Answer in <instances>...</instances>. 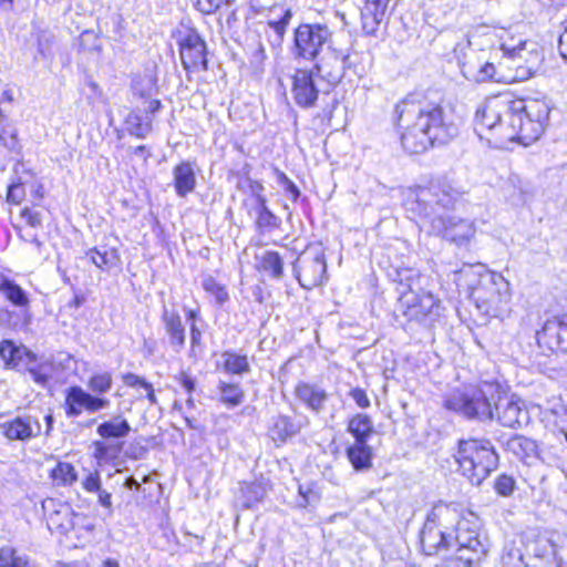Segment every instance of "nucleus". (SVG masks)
<instances>
[{"label":"nucleus","mask_w":567,"mask_h":567,"mask_svg":"<svg viewBox=\"0 0 567 567\" xmlns=\"http://www.w3.org/2000/svg\"><path fill=\"white\" fill-rule=\"evenodd\" d=\"M563 31L558 40V48L561 56L567 60V18L561 22Z\"/></svg>","instance_id":"55"},{"label":"nucleus","mask_w":567,"mask_h":567,"mask_svg":"<svg viewBox=\"0 0 567 567\" xmlns=\"http://www.w3.org/2000/svg\"><path fill=\"white\" fill-rule=\"evenodd\" d=\"M259 269L274 279H280L284 276L282 258L277 251L267 250L260 256Z\"/></svg>","instance_id":"36"},{"label":"nucleus","mask_w":567,"mask_h":567,"mask_svg":"<svg viewBox=\"0 0 567 567\" xmlns=\"http://www.w3.org/2000/svg\"><path fill=\"white\" fill-rule=\"evenodd\" d=\"M219 401L228 408L240 405L245 400V392L238 383L219 381L217 385Z\"/></svg>","instance_id":"33"},{"label":"nucleus","mask_w":567,"mask_h":567,"mask_svg":"<svg viewBox=\"0 0 567 567\" xmlns=\"http://www.w3.org/2000/svg\"><path fill=\"white\" fill-rule=\"evenodd\" d=\"M536 443L522 435H514L506 442V450L524 461L536 453Z\"/></svg>","instance_id":"34"},{"label":"nucleus","mask_w":567,"mask_h":567,"mask_svg":"<svg viewBox=\"0 0 567 567\" xmlns=\"http://www.w3.org/2000/svg\"><path fill=\"white\" fill-rule=\"evenodd\" d=\"M458 513L455 508L437 504L429 513L421 532V545L426 555H436L453 547Z\"/></svg>","instance_id":"8"},{"label":"nucleus","mask_w":567,"mask_h":567,"mask_svg":"<svg viewBox=\"0 0 567 567\" xmlns=\"http://www.w3.org/2000/svg\"><path fill=\"white\" fill-rule=\"evenodd\" d=\"M389 1L390 0H367L361 12L362 27L367 34L377 35L381 27L386 31L389 21L385 19V11Z\"/></svg>","instance_id":"20"},{"label":"nucleus","mask_w":567,"mask_h":567,"mask_svg":"<svg viewBox=\"0 0 567 567\" xmlns=\"http://www.w3.org/2000/svg\"><path fill=\"white\" fill-rule=\"evenodd\" d=\"M41 423L38 417L23 414L0 423V434L8 441L27 442L41 434Z\"/></svg>","instance_id":"17"},{"label":"nucleus","mask_w":567,"mask_h":567,"mask_svg":"<svg viewBox=\"0 0 567 567\" xmlns=\"http://www.w3.org/2000/svg\"><path fill=\"white\" fill-rule=\"evenodd\" d=\"M51 477L58 485H72L78 480L74 466L68 462H59L51 471Z\"/></svg>","instance_id":"41"},{"label":"nucleus","mask_w":567,"mask_h":567,"mask_svg":"<svg viewBox=\"0 0 567 567\" xmlns=\"http://www.w3.org/2000/svg\"><path fill=\"white\" fill-rule=\"evenodd\" d=\"M269 431L272 440L285 442L287 439L296 435L299 431V427L289 416L278 415L274 419Z\"/></svg>","instance_id":"35"},{"label":"nucleus","mask_w":567,"mask_h":567,"mask_svg":"<svg viewBox=\"0 0 567 567\" xmlns=\"http://www.w3.org/2000/svg\"><path fill=\"white\" fill-rule=\"evenodd\" d=\"M462 193L447 183H433L429 187L410 188L405 193L404 207L419 218L420 227L431 226V219L439 214L449 218L447 212L455 208Z\"/></svg>","instance_id":"5"},{"label":"nucleus","mask_w":567,"mask_h":567,"mask_svg":"<svg viewBox=\"0 0 567 567\" xmlns=\"http://www.w3.org/2000/svg\"><path fill=\"white\" fill-rule=\"evenodd\" d=\"M347 456L357 471L367 470L371 466L372 452L368 442H354L347 449Z\"/></svg>","instance_id":"31"},{"label":"nucleus","mask_w":567,"mask_h":567,"mask_svg":"<svg viewBox=\"0 0 567 567\" xmlns=\"http://www.w3.org/2000/svg\"><path fill=\"white\" fill-rule=\"evenodd\" d=\"M392 567H415V566L410 565L402 558H398V559L392 560Z\"/></svg>","instance_id":"64"},{"label":"nucleus","mask_w":567,"mask_h":567,"mask_svg":"<svg viewBox=\"0 0 567 567\" xmlns=\"http://www.w3.org/2000/svg\"><path fill=\"white\" fill-rule=\"evenodd\" d=\"M291 18L292 12L290 8L280 4L270 8V18L267 22V27L272 31V35H270L272 45L281 44Z\"/></svg>","instance_id":"24"},{"label":"nucleus","mask_w":567,"mask_h":567,"mask_svg":"<svg viewBox=\"0 0 567 567\" xmlns=\"http://www.w3.org/2000/svg\"><path fill=\"white\" fill-rule=\"evenodd\" d=\"M162 322L169 346L176 353H179L185 347L186 331L182 318L175 310L163 309Z\"/></svg>","instance_id":"21"},{"label":"nucleus","mask_w":567,"mask_h":567,"mask_svg":"<svg viewBox=\"0 0 567 567\" xmlns=\"http://www.w3.org/2000/svg\"><path fill=\"white\" fill-rule=\"evenodd\" d=\"M453 547L454 553L447 557L446 567H480L488 555L491 544L485 532L458 518Z\"/></svg>","instance_id":"7"},{"label":"nucleus","mask_w":567,"mask_h":567,"mask_svg":"<svg viewBox=\"0 0 567 567\" xmlns=\"http://www.w3.org/2000/svg\"><path fill=\"white\" fill-rule=\"evenodd\" d=\"M425 229L430 234L444 237L458 247L466 246L476 231L473 221L454 217L445 218L441 214L431 219V226Z\"/></svg>","instance_id":"14"},{"label":"nucleus","mask_w":567,"mask_h":567,"mask_svg":"<svg viewBox=\"0 0 567 567\" xmlns=\"http://www.w3.org/2000/svg\"><path fill=\"white\" fill-rule=\"evenodd\" d=\"M179 55L183 68L188 72L207 70V49L203 38L195 31H187L179 40Z\"/></svg>","instance_id":"15"},{"label":"nucleus","mask_w":567,"mask_h":567,"mask_svg":"<svg viewBox=\"0 0 567 567\" xmlns=\"http://www.w3.org/2000/svg\"><path fill=\"white\" fill-rule=\"evenodd\" d=\"M21 216L32 227H38V226L41 225V215L38 212H34V210H32L30 208H24L21 212Z\"/></svg>","instance_id":"52"},{"label":"nucleus","mask_w":567,"mask_h":567,"mask_svg":"<svg viewBox=\"0 0 567 567\" xmlns=\"http://www.w3.org/2000/svg\"><path fill=\"white\" fill-rule=\"evenodd\" d=\"M97 493H99L100 504L106 508H111V506H112L111 494L101 488H100V491H97Z\"/></svg>","instance_id":"60"},{"label":"nucleus","mask_w":567,"mask_h":567,"mask_svg":"<svg viewBox=\"0 0 567 567\" xmlns=\"http://www.w3.org/2000/svg\"><path fill=\"white\" fill-rule=\"evenodd\" d=\"M494 488L501 496H511L515 489V480L509 475L502 474L496 478Z\"/></svg>","instance_id":"47"},{"label":"nucleus","mask_w":567,"mask_h":567,"mask_svg":"<svg viewBox=\"0 0 567 567\" xmlns=\"http://www.w3.org/2000/svg\"><path fill=\"white\" fill-rule=\"evenodd\" d=\"M396 278L392 279L395 285L396 292V309L404 316L416 318L421 315L430 312L434 299L430 293L417 292L420 289V274L415 268H398Z\"/></svg>","instance_id":"9"},{"label":"nucleus","mask_w":567,"mask_h":567,"mask_svg":"<svg viewBox=\"0 0 567 567\" xmlns=\"http://www.w3.org/2000/svg\"><path fill=\"white\" fill-rule=\"evenodd\" d=\"M125 128L130 135L145 138L152 131V121L144 120L137 112H130L125 117Z\"/></svg>","instance_id":"37"},{"label":"nucleus","mask_w":567,"mask_h":567,"mask_svg":"<svg viewBox=\"0 0 567 567\" xmlns=\"http://www.w3.org/2000/svg\"><path fill=\"white\" fill-rule=\"evenodd\" d=\"M143 389L147 393L146 396H147L148 401L152 404H155L156 403V396H155L154 389H153L152 384L148 382Z\"/></svg>","instance_id":"62"},{"label":"nucleus","mask_w":567,"mask_h":567,"mask_svg":"<svg viewBox=\"0 0 567 567\" xmlns=\"http://www.w3.org/2000/svg\"><path fill=\"white\" fill-rule=\"evenodd\" d=\"M22 370L27 371L37 384L45 388L52 372V363L47 359H39L35 353L30 351Z\"/></svg>","instance_id":"27"},{"label":"nucleus","mask_w":567,"mask_h":567,"mask_svg":"<svg viewBox=\"0 0 567 567\" xmlns=\"http://www.w3.org/2000/svg\"><path fill=\"white\" fill-rule=\"evenodd\" d=\"M395 113L401 146L408 154L445 144L458 133L452 115L441 104L423 101L419 94H410L396 104Z\"/></svg>","instance_id":"3"},{"label":"nucleus","mask_w":567,"mask_h":567,"mask_svg":"<svg viewBox=\"0 0 567 567\" xmlns=\"http://www.w3.org/2000/svg\"><path fill=\"white\" fill-rule=\"evenodd\" d=\"M349 396L361 409H365V408L370 406V400L367 395V392L363 389H360V388L351 389L349 392Z\"/></svg>","instance_id":"50"},{"label":"nucleus","mask_w":567,"mask_h":567,"mask_svg":"<svg viewBox=\"0 0 567 567\" xmlns=\"http://www.w3.org/2000/svg\"><path fill=\"white\" fill-rule=\"evenodd\" d=\"M256 214L255 223L260 233L270 231L281 225V219L268 208L267 199L262 194H257Z\"/></svg>","instance_id":"28"},{"label":"nucleus","mask_w":567,"mask_h":567,"mask_svg":"<svg viewBox=\"0 0 567 567\" xmlns=\"http://www.w3.org/2000/svg\"><path fill=\"white\" fill-rule=\"evenodd\" d=\"M455 460L462 474L473 485H481L498 466V454L489 440H461Z\"/></svg>","instance_id":"6"},{"label":"nucleus","mask_w":567,"mask_h":567,"mask_svg":"<svg viewBox=\"0 0 567 567\" xmlns=\"http://www.w3.org/2000/svg\"><path fill=\"white\" fill-rule=\"evenodd\" d=\"M112 383H113V380H112L111 373L102 372V373L92 375L89 380L87 385L92 392L97 393V394H103L111 390Z\"/></svg>","instance_id":"45"},{"label":"nucleus","mask_w":567,"mask_h":567,"mask_svg":"<svg viewBox=\"0 0 567 567\" xmlns=\"http://www.w3.org/2000/svg\"><path fill=\"white\" fill-rule=\"evenodd\" d=\"M30 349L23 344H16L12 340L0 342V358L6 369L21 371L24 361L30 355Z\"/></svg>","instance_id":"25"},{"label":"nucleus","mask_w":567,"mask_h":567,"mask_svg":"<svg viewBox=\"0 0 567 567\" xmlns=\"http://www.w3.org/2000/svg\"><path fill=\"white\" fill-rule=\"evenodd\" d=\"M123 381L125 383V385L130 386V388H136V386H141V388H144L148 382L134 374V373H127L123 377Z\"/></svg>","instance_id":"54"},{"label":"nucleus","mask_w":567,"mask_h":567,"mask_svg":"<svg viewBox=\"0 0 567 567\" xmlns=\"http://www.w3.org/2000/svg\"><path fill=\"white\" fill-rule=\"evenodd\" d=\"M243 505L247 508L262 501L266 495L265 488L258 483H245L240 487Z\"/></svg>","instance_id":"42"},{"label":"nucleus","mask_w":567,"mask_h":567,"mask_svg":"<svg viewBox=\"0 0 567 567\" xmlns=\"http://www.w3.org/2000/svg\"><path fill=\"white\" fill-rule=\"evenodd\" d=\"M124 486L128 489H134V488L138 489L141 487V484L138 483V481L136 478L131 476V477L126 478Z\"/></svg>","instance_id":"63"},{"label":"nucleus","mask_w":567,"mask_h":567,"mask_svg":"<svg viewBox=\"0 0 567 567\" xmlns=\"http://www.w3.org/2000/svg\"><path fill=\"white\" fill-rule=\"evenodd\" d=\"M496 31L487 27L476 29L467 39L466 48H455L458 65L465 79L476 83L486 81L517 82L532 78L537 71L538 53L526 51L525 43L495 48Z\"/></svg>","instance_id":"1"},{"label":"nucleus","mask_w":567,"mask_h":567,"mask_svg":"<svg viewBox=\"0 0 567 567\" xmlns=\"http://www.w3.org/2000/svg\"><path fill=\"white\" fill-rule=\"evenodd\" d=\"M295 394L311 411L319 413L328 399L327 392L318 385L307 382H300L295 390Z\"/></svg>","instance_id":"26"},{"label":"nucleus","mask_w":567,"mask_h":567,"mask_svg":"<svg viewBox=\"0 0 567 567\" xmlns=\"http://www.w3.org/2000/svg\"><path fill=\"white\" fill-rule=\"evenodd\" d=\"M472 297L484 315L501 317L511 301L509 282L501 274L486 272L481 276Z\"/></svg>","instance_id":"11"},{"label":"nucleus","mask_w":567,"mask_h":567,"mask_svg":"<svg viewBox=\"0 0 567 567\" xmlns=\"http://www.w3.org/2000/svg\"><path fill=\"white\" fill-rule=\"evenodd\" d=\"M566 549H564L563 547H557V546H554L553 548V557H554V560L556 563V567H565L567 561H566Z\"/></svg>","instance_id":"56"},{"label":"nucleus","mask_w":567,"mask_h":567,"mask_svg":"<svg viewBox=\"0 0 567 567\" xmlns=\"http://www.w3.org/2000/svg\"><path fill=\"white\" fill-rule=\"evenodd\" d=\"M110 401L96 398L85 392L80 386H72L65 399V413L68 416H78L83 410L96 412L109 406Z\"/></svg>","instance_id":"19"},{"label":"nucleus","mask_w":567,"mask_h":567,"mask_svg":"<svg viewBox=\"0 0 567 567\" xmlns=\"http://www.w3.org/2000/svg\"><path fill=\"white\" fill-rule=\"evenodd\" d=\"M173 184L178 197H186L196 188V173L195 164L188 161H183L177 164L172 172Z\"/></svg>","instance_id":"23"},{"label":"nucleus","mask_w":567,"mask_h":567,"mask_svg":"<svg viewBox=\"0 0 567 567\" xmlns=\"http://www.w3.org/2000/svg\"><path fill=\"white\" fill-rule=\"evenodd\" d=\"M224 370L231 374H244L250 370L247 355L226 351L221 354Z\"/></svg>","instance_id":"39"},{"label":"nucleus","mask_w":567,"mask_h":567,"mask_svg":"<svg viewBox=\"0 0 567 567\" xmlns=\"http://www.w3.org/2000/svg\"><path fill=\"white\" fill-rule=\"evenodd\" d=\"M228 0H196V9L204 14H212L219 10Z\"/></svg>","instance_id":"49"},{"label":"nucleus","mask_w":567,"mask_h":567,"mask_svg":"<svg viewBox=\"0 0 567 567\" xmlns=\"http://www.w3.org/2000/svg\"><path fill=\"white\" fill-rule=\"evenodd\" d=\"M348 432L354 437V442H368L373 434L371 419L363 413H358L348 422Z\"/></svg>","instance_id":"30"},{"label":"nucleus","mask_w":567,"mask_h":567,"mask_svg":"<svg viewBox=\"0 0 567 567\" xmlns=\"http://www.w3.org/2000/svg\"><path fill=\"white\" fill-rule=\"evenodd\" d=\"M86 256L100 269L111 268L118 261V254L114 248L94 247L86 252Z\"/></svg>","instance_id":"38"},{"label":"nucleus","mask_w":567,"mask_h":567,"mask_svg":"<svg viewBox=\"0 0 567 567\" xmlns=\"http://www.w3.org/2000/svg\"><path fill=\"white\" fill-rule=\"evenodd\" d=\"M545 100H511L507 95L488 97L476 109L474 130L482 138L491 133L495 143L519 141L529 144L540 137L549 120Z\"/></svg>","instance_id":"2"},{"label":"nucleus","mask_w":567,"mask_h":567,"mask_svg":"<svg viewBox=\"0 0 567 567\" xmlns=\"http://www.w3.org/2000/svg\"><path fill=\"white\" fill-rule=\"evenodd\" d=\"M0 292L11 305L25 309L30 300L28 293L12 279L0 276Z\"/></svg>","instance_id":"29"},{"label":"nucleus","mask_w":567,"mask_h":567,"mask_svg":"<svg viewBox=\"0 0 567 567\" xmlns=\"http://www.w3.org/2000/svg\"><path fill=\"white\" fill-rule=\"evenodd\" d=\"M539 346H545L551 351H567V316L564 318L548 319L542 330L536 334Z\"/></svg>","instance_id":"18"},{"label":"nucleus","mask_w":567,"mask_h":567,"mask_svg":"<svg viewBox=\"0 0 567 567\" xmlns=\"http://www.w3.org/2000/svg\"><path fill=\"white\" fill-rule=\"evenodd\" d=\"M353 41L351 34L344 31L336 34V40L318 56L313 70L327 82L329 89L339 84L347 70L352 66L351 52Z\"/></svg>","instance_id":"10"},{"label":"nucleus","mask_w":567,"mask_h":567,"mask_svg":"<svg viewBox=\"0 0 567 567\" xmlns=\"http://www.w3.org/2000/svg\"><path fill=\"white\" fill-rule=\"evenodd\" d=\"M402 509V515L400 517V520L402 524H405L408 523L412 517H413V514H414V509L411 505L409 504H404V505H398V509L396 511H400Z\"/></svg>","instance_id":"57"},{"label":"nucleus","mask_w":567,"mask_h":567,"mask_svg":"<svg viewBox=\"0 0 567 567\" xmlns=\"http://www.w3.org/2000/svg\"><path fill=\"white\" fill-rule=\"evenodd\" d=\"M293 272L307 290L323 285L327 279V260L321 245H309L295 260Z\"/></svg>","instance_id":"12"},{"label":"nucleus","mask_w":567,"mask_h":567,"mask_svg":"<svg viewBox=\"0 0 567 567\" xmlns=\"http://www.w3.org/2000/svg\"><path fill=\"white\" fill-rule=\"evenodd\" d=\"M176 380L186 390L188 394H190L195 390V380L186 372H181L176 377Z\"/></svg>","instance_id":"53"},{"label":"nucleus","mask_w":567,"mask_h":567,"mask_svg":"<svg viewBox=\"0 0 567 567\" xmlns=\"http://www.w3.org/2000/svg\"><path fill=\"white\" fill-rule=\"evenodd\" d=\"M285 192L291 196V199L293 202H297V199L299 198L300 196V190L299 188L296 186V184L290 181L285 187H284Z\"/></svg>","instance_id":"59"},{"label":"nucleus","mask_w":567,"mask_h":567,"mask_svg":"<svg viewBox=\"0 0 567 567\" xmlns=\"http://www.w3.org/2000/svg\"><path fill=\"white\" fill-rule=\"evenodd\" d=\"M25 197V190L23 184L18 181L13 182L7 193V202L13 205H19Z\"/></svg>","instance_id":"48"},{"label":"nucleus","mask_w":567,"mask_h":567,"mask_svg":"<svg viewBox=\"0 0 567 567\" xmlns=\"http://www.w3.org/2000/svg\"><path fill=\"white\" fill-rule=\"evenodd\" d=\"M274 173L276 175L277 182L285 187L291 179L280 169L277 167L274 168Z\"/></svg>","instance_id":"61"},{"label":"nucleus","mask_w":567,"mask_h":567,"mask_svg":"<svg viewBox=\"0 0 567 567\" xmlns=\"http://www.w3.org/2000/svg\"><path fill=\"white\" fill-rule=\"evenodd\" d=\"M497 393V386L493 383L470 384L450 391L443 404L445 409L466 419L489 421L494 417V402L497 420L503 426L516 427L528 422V412L523 408V403L507 396L498 398L495 402Z\"/></svg>","instance_id":"4"},{"label":"nucleus","mask_w":567,"mask_h":567,"mask_svg":"<svg viewBox=\"0 0 567 567\" xmlns=\"http://www.w3.org/2000/svg\"><path fill=\"white\" fill-rule=\"evenodd\" d=\"M29 561L28 556L19 554L11 547L0 549V567H23Z\"/></svg>","instance_id":"44"},{"label":"nucleus","mask_w":567,"mask_h":567,"mask_svg":"<svg viewBox=\"0 0 567 567\" xmlns=\"http://www.w3.org/2000/svg\"><path fill=\"white\" fill-rule=\"evenodd\" d=\"M321 499L319 491L315 484L298 485V496L296 498V507L307 508L308 506H316Z\"/></svg>","instance_id":"40"},{"label":"nucleus","mask_w":567,"mask_h":567,"mask_svg":"<svg viewBox=\"0 0 567 567\" xmlns=\"http://www.w3.org/2000/svg\"><path fill=\"white\" fill-rule=\"evenodd\" d=\"M0 143L11 152L20 151V143L18 138V131L10 125L0 126Z\"/></svg>","instance_id":"46"},{"label":"nucleus","mask_w":567,"mask_h":567,"mask_svg":"<svg viewBox=\"0 0 567 567\" xmlns=\"http://www.w3.org/2000/svg\"><path fill=\"white\" fill-rule=\"evenodd\" d=\"M203 288L204 290L212 297H214L215 299V302L218 305V306H221L224 305L229 296H228V292L226 290V287L221 284H219L215 278H213L212 276H207L203 279Z\"/></svg>","instance_id":"43"},{"label":"nucleus","mask_w":567,"mask_h":567,"mask_svg":"<svg viewBox=\"0 0 567 567\" xmlns=\"http://www.w3.org/2000/svg\"><path fill=\"white\" fill-rule=\"evenodd\" d=\"M86 517L83 514L74 513L68 505H62L49 516V523L62 534L78 528L85 527L92 529L91 524H85Z\"/></svg>","instance_id":"22"},{"label":"nucleus","mask_w":567,"mask_h":567,"mask_svg":"<svg viewBox=\"0 0 567 567\" xmlns=\"http://www.w3.org/2000/svg\"><path fill=\"white\" fill-rule=\"evenodd\" d=\"M320 89L313 78V70L297 69L291 76V95L295 103L302 109L313 107Z\"/></svg>","instance_id":"16"},{"label":"nucleus","mask_w":567,"mask_h":567,"mask_svg":"<svg viewBox=\"0 0 567 567\" xmlns=\"http://www.w3.org/2000/svg\"><path fill=\"white\" fill-rule=\"evenodd\" d=\"M200 338H202L200 330L197 328L195 322H192V324H190V343H192L193 348H195L196 346L199 344Z\"/></svg>","instance_id":"58"},{"label":"nucleus","mask_w":567,"mask_h":567,"mask_svg":"<svg viewBox=\"0 0 567 567\" xmlns=\"http://www.w3.org/2000/svg\"><path fill=\"white\" fill-rule=\"evenodd\" d=\"M83 487L87 492H97L101 488L100 475L97 472L90 473L82 483Z\"/></svg>","instance_id":"51"},{"label":"nucleus","mask_w":567,"mask_h":567,"mask_svg":"<svg viewBox=\"0 0 567 567\" xmlns=\"http://www.w3.org/2000/svg\"><path fill=\"white\" fill-rule=\"evenodd\" d=\"M131 431V425L122 416H114L97 426V434L103 439H123Z\"/></svg>","instance_id":"32"},{"label":"nucleus","mask_w":567,"mask_h":567,"mask_svg":"<svg viewBox=\"0 0 567 567\" xmlns=\"http://www.w3.org/2000/svg\"><path fill=\"white\" fill-rule=\"evenodd\" d=\"M336 40L330 29L321 23H303L295 30L292 53L307 61L316 60L324 47Z\"/></svg>","instance_id":"13"}]
</instances>
